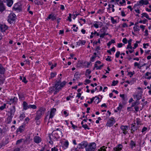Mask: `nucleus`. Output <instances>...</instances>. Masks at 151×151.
Instances as JSON below:
<instances>
[{
  "mask_svg": "<svg viewBox=\"0 0 151 151\" xmlns=\"http://www.w3.org/2000/svg\"><path fill=\"white\" fill-rule=\"evenodd\" d=\"M66 83V82L65 81H63L62 83L56 82L54 85L55 92H54V94H56L57 92L61 90L62 88L64 86Z\"/></svg>",
  "mask_w": 151,
  "mask_h": 151,
  "instance_id": "nucleus-1",
  "label": "nucleus"
},
{
  "mask_svg": "<svg viewBox=\"0 0 151 151\" xmlns=\"http://www.w3.org/2000/svg\"><path fill=\"white\" fill-rule=\"evenodd\" d=\"M56 111V109L55 108H53L51 110L50 113V115L49 116V114L47 115L45 118V122L46 120L48 119V122H51L52 121V118L53 117L55 114V112Z\"/></svg>",
  "mask_w": 151,
  "mask_h": 151,
  "instance_id": "nucleus-2",
  "label": "nucleus"
},
{
  "mask_svg": "<svg viewBox=\"0 0 151 151\" xmlns=\"http://www.w3.org/2000/svg\"><path fill=\"white\" fill-rule=\"evenodd\" d=\"M96 147V144L94 142L90 143L86 148V151H94Z\"/></svg>",
  "mask_w": 151,
  "mask_h": 151,
  "instance_id": "nucleus-3",
  "label": "nucleus"
},
{
  "mask_svg": "<svg viewBox=\"0 0 151 151\" xmlns=\"http://www.w3.org/2000/svg\"><path fill=\"white\" fill-rule=\"evenodd\" d=\"M16 18V15L13 13H10L8 17V21L10 24L12 23Z\"/></svg>",
  "mask_w": 151,
  "mask_h": 151,
  "instance_id": "nucleus-4",
  "label": "nucleus"
},
{
  "mask_svg": "<svg viewBox=\"0 0 151 151\" xmlns=\"http://www.w3.org/2000/svg\"><path fill=\"white\" fill-rule=\"evenodd\" d=\"M57 132H56V131H54L52 133L55 136L56 138L58 139L60 138L62 136V132L60 131V130L59 129H56Z\"/></svg>",
  "mask_w": 151,
  "mask_h": 151,
  "instance_id": "nucleus-5",
  "label": "nucleus"
},
{
  "mask_svg": "<svg viewBox=\"0 0 151 151\" xmlns=\"http://www.w3.org/2000/svg\"><path fill=\"white\" fill-rule=\"evenodd\" d=\"M88 145V142L86 141H83L78 145L77 148L80 149H83L86 147Z\"/></svg>",
  "mask_w": 151,
  "mask_h": 151,
  "instance_id": "nucleus-6",
  "label": "nucleus"
},
{
  "mask_svg": "<svg viewBox=\"0 0 151 151\" xmlns=\"http://www.w3.org/2000/svg\"><path fill=\"white\" fill-rule=\"evenodd\" d=\"M115 122V120L113 118H111L108 121L106 124V125L109 127L112 126Z\"/></svg>",
  "mask_w": 151,
  "mask_h": 151,
  "instance_id": "nucleus-7",
  "label": "nucleus"
},
{
  "mask_svg": "<svg viewBox=\"0 0 151 151\" xmlns=\"http://www.w3.org/2000/svg\"><path fill=\"white\" fill-rule=\"evenodd\" d=\"M7 29L8 27L5 24H0V31L2 32H5Z\"/></svg>",
  "mask_w": 151,
  "mask_h": 151,
  "instance_id": "nucleus-8",
  "label": "nucleus"
},
{
  "mask_svg": "<svg viewBox=\"0 0 151 151\" xmlns=\"http://www.w3.org/2000/svg\"><path fill=\"white\" fill-rule=\"evenodd\" d=\"M17 98L14 97L13 98H11L10 99V100L8 101V103L10 105H11L12 104H14L15 105L17 103Z\"/></svg>",
  "mask_w": 151,
  "mask_h": 151,
  "instance_id": "nucleus-9",
  "label": "nucleus"
},
{
  "mask_svg": "<svg viewBox=\"0 0 151 151\" xmlns=\"http://www.w3.org/2000/svg\"><path fill=\"white\" fill-rule=\"evenodd\" d=\"M56 16L55 14L52 13L48 15L46 19L47 20L51 19L52 21H54L56 19Z\"/></svg>",
  "mask_w": 151,
  "mask_h": 151,
  "instance_id": "nucleus-10",
  "label": "nucleus"
},
{
  "mask_svg": "<svg viewBox=\"0 0 151 151\" xmlns=\"http://www.w3.org/2000/svg\"><path fill=\"white\" fill-rule=\"evenodd\" d=\"M2 0H0V12H2L5 10V6Z\"/></svg>",
  "mask_w": 151,
  "mask_h": 151,
  "instance_id": "nucleus-11",
  "label": "nucleus"
},
{
  "mask_svg": "<svg viewBox=\"0 0 151 151\" xmlns=\"http://www.w3.org/2000/svg\"><path fill=\"white\" fill-rule=\"evenodd\" d=\"M128 126L127 125H122L121 126V129L123 132V133L124 134H126L127 133V130L128 129Z\"/></svg>",
  "mask_w": 151,
  "mask_h": 151,
  "instance_id": "nucleus-12",
  "label": "nucleus"
},
{
  "mask_svg": "<svg viewBox=\"0 0 151 151\" xmlns=\"http://www.w3.org/2000/svg\"><path fill=\"white\" fill-rule=\"evenodd\" d=\"M15 106H13L10 109V111L9 112V115H11L12 116H14V113L15 111Z\"/></svg>",
  "mask_w": 151,
  "mask_h": 151,
  "instance_id": "nucleus-13",
  "label": "nucleus"
},
{
  "mask_svg": "<svg viewBox=\"0 0 151 151\" xmlns=\"http://www.w3.org/2000/svg\"><path fill=\"white\" fill-rule=\"evenodd\" d=\"M34 142L37 144L40 143L41 141V139L39 136H35L33 139Z\"/></svg>",
  "mask_w": 151,
  "mask_h": 151,
  "instance_id": "nucleus-14",
  "label": "nucleus"
},
{
  "mask_svg": "<svg viewBox=\"0 0 151 151\" xmlns=\"http://www.w3.org/2000/svg\"><path fill=\"white\" fill-rule=\"evenodd\" d=\"M3 1L4 3H6L7 5L9 7L11 6L13 3V0H7L6 1L3 0Z\"/></svg>",
  "mask_w": 151,
  "mask_h": 151,
  "instance_id": "nucleus-15",
  "label": "nucleus"
},
{
  "mask_svg": "<svg viewBox=\"0 0 151 151\" xmlns=\"http://www.w3.org/2000/svg\"><path fill=\"white\" fill-rule=\"evenodd\" d=\"M139 3L141 6L143 5H147L149 4V1L148 0H141L139 1Z\"/></svg>",
  "mask_w": 151,
  "mask_h": 151,
  "instance_id": "nucleus-16",
  "label": "nucleus"
},
{
  "mask_svg": "<svg viewBox=\"0 0 151 151\" xmlns=\"http://www.w3.org/2000/svg\"><path fill=\"white\" fill-rule=\"evenodd\" d=\"M122 146L121 145L119 144L118 146L114 148V151H120L122 149Z\"/></svg>",
  "mask_w": 151,
  "mask_h": 151,
  "instance_id": "nucleus-17",
  "label": "nucleus"
},
{
  "mask_svg": "<svg viewBox=\"0 0 151 151\" xmlns=\"http://www.w3.org/2000/svg\"><path fill=\"white\" fill-rule=\"evenodd\" d=\"M23 109L26 110L29 109V104L26 101H24L23 103Z\"/></svg>",
  "mask_w": 151,
  "mask_h": 151,
  "instance_id": "nucleus-18",
  "label": "nucleus"
},
{
  "mask_svg": "<svg viewBox=\"0 0 151 151\" xmlns=\"http://www.w3.org/2000/svg\"><path fill=\"white\" fill-rule=\"evenodd\" d=\"M49 138L50 139H52L54 141H56L58 139L53 133H52L51 135H49Z\"/></svg>",
  "mask_w": 151,
  "mask_h": 151,
  "instance_id": "nucleus-19",
  "label": "nucleus"
},
{
  "mask_svg": "<svg viewBox=\"0 0 151 151\" xmlns=\"http://www.w3.org/2000/svg\"><path fill=\"white\" fill-rule=\"evenodd\" d=\"M24 129V126L23 125L20 126L17 129V131L21 133L23 132Z\"/></svg>",
  "mask_w": 151,
  "mask_h": 151,
  "instance_id": "nucleus-20",
  "label": "nucleus"
},
{
  "mask_svg": "<svg viewBox=\"0 0 151 151\" xmlns=\"http://www.w3.org/2000/svg\"><path fill=\"white\" fill-rule=\"evenodd\" d=\"M13 8L14 9L15 11H20L21 10V7L18 5V4H15L14 6L13 7Z\"/></svg>",
  "mask_w": 151,
  "mask_h": 151,
  "instance_id": "nucleus-21",
  "label": "nucleus"
},
{
  "mask_svg": "<svg viewBox=\"0 0 151 151\" xmlns=\"http://www.w3.org/2000/svg\"><path fill=\"white\" fill-rule=\"evenodd\" d=\"M42 115L39 112H37L36 114L35 117V119L36 120H38L41 118Z\"/></svg>",
  "mask_w": 151,
  "mask_h": 151,
  "instance_id": "nucleus-22",
  "label": "nucleus"
},
{
  "mask_svg": "<svg viewBox=\"0 0 151 151\" xmlns=\"http://www.w3.org/2000/svg\"><path fill=\"white\" fill-rule=\"evenodd\" d=\"M104 65L103 64H102V65L98 66V64H96V63H95L94 65V67L93 68V70L94 69V68H96V70H99V69H101L103 67V66Z\"/></svg>",
  "mask_w": 151,
  "mask_h": 151,
  "instance_id": "nucleus-23",
  "label": "nucleus"
},
{
  "mask_svg": "<svg viewBox=\"0 0 151 151\" xmlns=\"http://www.w3.org/2000/svg\"><path fill=\"white\" fill-rule=\"evenodd\" d=\"M145 78L147 79H150L151 78V73L149 72H147L145 73Z\"/></svg>",
  "mask_w": 151,
  "mask_h": 151,
  "instance_id": "nucleus-24",
  "label": "nucleus"
},
{
  "mask_svg": "<svg viewBox=\"0 0 151 151\" xmlns=\"http://www.w3.org/2000/svg\"><path fill=\"white\" fill-rule=\"evenodd\" d=\"M141 15H142L141 17L142 18L145 17L149 20H150L151 19L149 17L148 15L146 13H143L141 14Z\"/></svg>",
  "mask_w": 151,
  "mask_h": 151,
  "instance_id": "nucleus-25",
  "label": "nucleus"
},
{
  "mask_svg": "<svg viewBox=\"0 0 151 151\" xmlns=\"http://www.w3.org/2000/svg\"><path fill=\"white\" fill-rule=\"evenodd\" d=\"M13 116L9 114L8 117L7 119V123H9L12 121V120Z\"/></svg>",
  "mask_w": 151,
  "mask_h": 151,
  "instance_id": "nucleus-26",
  "label": "nucleus"
},
{
  "mask_svg": "<svg viewBox=\"0 0 151 151\" xmlns=\"http://www.w3.org/2000/svg\"><path fill=\"white\" fill-rule=\"evenodd\" d=\"M45 111V109L44 108H40V109L38 110L37 112H40V113L42 115L43 114Z\"/></svg>",
  "mask_w": 151,
  "mask_h": 151,
  "instance_id": "nucleus-27",
  "label": "nucleus"
},
{
  "mask_svg": "<svg viewBox=\"0 0 151 151\" xmlns=\"http://www.w3.org/2000/svg\"><path fill=\"white\" fill-rule=\"evenodd\" d=\"M133 96L134 98L137 99V101L139 100L142 98V96L139 94L134 95Z\"/></svg>",
  "mask_w": 151,
  "mask_h": 151,
  "instance_id": "nucleus-28",
  "label": "nucleus"
},
{
  "mask_svg": "<svg viewBox=\"0 0 151 151\" xmlns=\"http://www.w3.org/2000/svg\"><path fill=\"white\" fill-rule=\"evenodd\" d=\"M139 104V103L138 101L136 100L135 102L132 103L131 106L132 107L137 106Z\"/></svg>",
  "mask_w": 151,
  "mask_h": 151,
  "instance_id": "nucleus-29",
  "label": "nucleus"
},
{
  "mask_svg": "<svg viewBox=\"0 0 151 151\" xmlns=\"http://www.w3.org/2000/svg\"><path fill=\"white\" fill-rule=\"evenodd\" d=\"M69 145V142L67 140L65 141L63 144V147L65 149L67 148Z\"/></svg>",
  "mask_w": 151,
  "mask_h": 151,
  "instance_id": "nucleus-30",
  "label": "nucleus"
},
{
  "mask_svg": "<svg viewBox=\"0 0 151 151\" xmlns=\"http://www.w3.org/2000/svg\"><path fill=\"white\" fill-rule=\"evenodd\" d=\"M135 124H137V125H140L141 124V122L140 121V119L139 118H137L135 121Z\"/></svg>",
  "mask_w": 151,
  "mask_h": 151,
  "instance_id": "nucleus-31",
  "label": "nucleus"
},
{
  "mask_svg": "<svg viewBox=\"0 0 151 151\" xmlns=\"http://www.w3.org/2000/svg\"><path fill=\"white\" fill-rule=\"evenodd\" d=\"M34 2L35 4H36L38 5H42L43 4V2L42 1H38V0H35L34 1Z\"/></svg>",
  "mask_w": 151,
  "mask_h": 151,
  "instance_id": "nucleus-32",
  "label": "nucleus"
},
{
  "mask_svg": "<svg viewBox=\"0 0 151 151\" xmlns=\"http://www.w3.org/2000/svg\"><path fill=\"white\" fill-rule=\"evenodd\" d=\"M5 69L3 67L0 65V73L1 74H3L4 73Z\"/></svg>",
  "mask_w": 151,
  "mask_h": 151,
  "instance_id": "nucleus-33",
  "label": "nucleus"
},
{
  "mask_svg": "<svg viewBox=\"0 0 151 151\" xmlns=\"http://www.w3.org/2000/svg\"><path fill=\"white\" fill-rule=\"evenodd\" d=\"M49 92L50 93H52L54 91L55 92V89L54 86H53L52 87H50L49 89Z\"/></svg>",
  "mask_w": 151,
  "mask_h": 151,
  "instance_id": "nucleus-34",
  "label": "nucleus"
},
{
  "mask_svg": "<svg viewBox=\"0 0 151 151\" xmlns=\"http://www.w3.org/2000/svg\"><path fill=\"white\" fill-rule=\"evenodd\" d=\"M86 42V41L84 40L81 41L80 42H78L77 45H78L79 46H82L84 45Z\"/></svg>",
  "mask_w": 151,
  "mask_h": 151,
  "instance_id": "nucleus-35",
  "label": "nucleus"
},
{
  "mask_svg": "<svg viewBox=\"0 0 151 151\" xmlns=\"http://www.w3.org/2000/svg\"><path fill=\"white\" fill-rule=\"evenodd\" d=\"M6 104H4L1 106H0V110L1 111L3 110L6 108Z\"/></svg>",
  "mask_w": 151,
  "mask_h": 151,
  "instance_id": "nucleus-36",
  "label": "nucleus"
},
{
  "mask_svg": "<svg viewBox=\"0 0 151 151\" xmlns=\"http://www.w3.org/2000/svg\"><path fill=\"white\" fill-rule=\"evenodd\" d=\"M37 108V106L35 105L29 104V109H35Z\"/></svg>",
  "mask_w": 151,
  "mask_h": 151,
  "instance_id": "nucleus-37",
  "label": "nucleus"
},
{
  "mask_svg": "<svg viewBox=\"0 0 151 151\" xmlns=\"http://www.w3.org/2000/svg\"><path fill=\"white\" fill-rule=\"evenodd\" d=\"M19 98L21 100H23L24 98V95L22 93H20L18 94Z\"/></svg>",
  "mask_w": 151,
  "mask_h": 151,
  "instance_id": "nucleus-38",
  "label": "nucleus"
},
{
  "mask_svg": "<svg viewBox=\"0 0 151 151\" xmlns=\"http://www.w3.org/2000/svg\"><path fill=\"white\" fill-rule=\"evenodd\" d=\"M9 43L11 44H13V46H16V44L17 42H14L13 40H10L9 42Z\"/></svg>",
  "mask_w": 151,
  "mask_h": 151,
  "instance_id": "nucleus-39",
  "label": "nucleus"
},
{
  "mask_svg": "<svg viewBox=\"0 0 151 151\" xmlns=\"http://www.w3.org/2000/svg\"><path fill=\"white\" fill-rule=\"evenodd\" d=\"M106 148H107L106 147L105 148V147L104 146L101 147L97 151H106Z\"/></svg>",
  "mask_w": 151,
  "mask_h": 151,
  "instance_id": "nucleus-40",
  "label": "nucleus"
},
{
  "mask_svg": "<svg viewBox=\"0 0 151 151\" xmlns=\"http://www.w3.org/2000/svg\"><path fill=\"white\" fill-rule=\"evenodd\" d=\"M137 129V128H136L134 125L132 124V127H131V130L134 132L135 130Z\"/></svg>",
  "mask_w": 151,
  "mask_h": 151,
  "instance_id": "nucleus-41",
  "label": "nucleus"
},
{
  "mask_svg": "<svg viewBox=\"0 0 151 151\" xmlns=\"http://www.w3.org/2000/svg\"><path fill=\"white\" fill-rule=\"evenodd\" d=\"M130 145L131 146L132 148L133 147H135V143L133 140H131L130 143Z\"/></svg>",
  "mask_w": 151,
  "mask_h": 151,
  "instance_id": "nucleus-42",
  "label": "nucleus"
},
{
  "mask_svg": "<svg viewBox=\"0 0 151 151\" xmlns=\"http://www.w3.org/2000/svg\"><path fill=\"white\" fill-rule=\"evenodd\" d=\"M111 20L112 24H114L117 23V22L116 20L114 19V18L112 17H111Z\"/></svg>",
  "mask_w": 151,
  "mask_h": 151,
  "instance_id": "nucleus-43",
  "label": "nucleus"
},
{
  "mask_svg": "<svg viewBox=\"0 0 151 151\" xmlns=\"http://www.w3.org/2000/svg\"><path fill=\"white\" fill-rule=\"evenodd\" d=\"M147 22V20L146 19H144L143 20H141L139 22V23H141L145 24Z\"/></svg>",
  "mask_w": 151,
  "mask_h": 151,
  "instance_id": "nucleus-44",
  "label": "nucleus"
},
{
  "mask_svg": "<svg viewBox=\"0 0 151 151\" xmlns=\"http://www.w3.org/2000/svg\"><path fill=\"white\" fill-rule=\"evenodd\" d=\"M133 29L134 31L138 32L139 31V28L138 26L134 27Z\"/></svg>",
  "mask_w": 151,
  "mask_h": 151,
  "instance_id": "nucleus-45",
  "label": "nucleus"
},
{
  "mask_svg": "<svg viewBox=\"0 0 151 151\" xmlns=\"http://www.w3.org/2000/svg\"><path fill=\"white\" fill-rule=\"evenodd\" d=\"M106 29L105 27H103L100 30V31L103 33H104L105 32H106Z\"/></svg>",
  "mask_w": 151,
  "mask_h": 151,
  "instance_id": "nucleus-46",
  "label": "nucleus"
},
{
  "mask_svg": "<svg viewBox=\"0 0 151 151\" xmlns=\"http://www.w3.org/2000/svg\"><path fill=\"white\" fill-rule=\"evenodd\" d=\"M93 98H94V99L96 98V99L95 100V102H97V104H98L99 102V98L98 97H93Z\"/></svg>",
  "mask_w": 151,
  "mask_h": 151,
  "instance_id": "nucleus-47",
  "label": "nucleus"
},
{
  "mask_svg": "<svg viewBox=\"0 0 151 151\" xmlns=\"http://www.w3.org/2000/svg\"><path fill=\"white\" fill-rule=\"evenodd\" d=\"M118 83V81H113L112 82V83L111 85L112 86H115Z\"/></svg>",
  "mask_w": 151,
  "mask_h": 151,
  "instance_id": "nucleus-48",
  "label": "nucleus"
},
{
  "mask_svg": "<svg viewBox=\"0 0 151 151\" xmlns=\"http://www.w3.org/2000/svg\"><path fill=\"white\" fill-rule=\"evenodd\" d=\"M128 48V50L129 51V52L130 53H132V52L134 51V50L135 48Z\"/></svg>",
  "mask_w": 151,
  "mask_h": 151,
  "instance_id": "nucleus-49",
  "label": "nucleus"
},
{
  "mask_svg": "<svg viewBox=\"0 0 151 151\" xmlns=\"http://www.w3.org/2000/svg\"><path fill=\"white\" fill-rule=\"evenodd\" d=\"M120 97L122 98L123 100L125 101L126 100H127V99H125L126 98L125 97V95L124 94H120Z\"/></svg>",
  "mask_w": 151,
  "mask_h": 151,
  "instance_id": "nucleus-50",
  "label": "nucleus"
},
{
  "mask_svg": "<svg viewBox=\"0 0 151 151\" xmlns=\"http://www.w3.org/2000/svg\"><path fill=\"white\" fill-rule=\"evenodd\" d=\"M51 77L52 78H53L56 75V73H51Z\"/></svg>",
  "mask_w": 151,
  "mask_h": 151,
  "instance_id": "nucleus-51",
  "label": "nucleus"
},
{
  "mask_svg": "<svg viewBox=\"0 0 151 151\" xmlns=\"http://www.w3.org/2000/svg\"><path fill=\"white\" fill-rule=\"evenodd\" d=\"M134 74V71H133V72H128V75H130V77H132V76H133Z\"/></svg>",
  "mask_w": 151,
  "mask_h": 151,
  "instance_id": "nucleus-52",
  "label": "nucleus"
},
{
  "mask_svg": "<svg viewBox=\"0 0 151 151\" xmlns=\"http://www.w3.org/2000/svg\"><path fill=\"white\" fill-rule=\"evenodd\" d=\"M141 42V41H137L136 42V43L134 44V47H137L138 46V43H139Z\"/></svg>",
  "mask_w": 151,
  "mask_h": 151,
  "instance_id": "nucleus-53",
  "label": "nucleus"
},
{
  "mask_svg": "<svg viewBox=\"0 0 151 151\" xmlns=\"http://www.w3.org/2000/svg\"><path fill=\"white\" fill-rule=\"evenodd\" d=\"M96 57V56H95L92 57L91 59V61L92 62H94L95 60Z\"/></svg>",
  "mask_w": 151,
  "mask_h": 151,
  "instance_id": "nucleus-54",
  "label": "nucleus"
},
{
  "mask_svg": "<svg viewBox=\"0 0 151 151\" xmlns=\"http://www.w3.org/2000/svg\"><path fill=\"white\" fill-rule=\"evenodd\" d=\"M82 127L84 128L85 129H90L88 127V125L86 124L83 125Z\"/></svg>",
  "mask_w": 151,
  "mask_h": 151,
  "instance_id": "nucleus-55",
  "label": "nucleus"
},
{
  "mask_svg": "<svg viewBox=\"0 0 151 151\" xmlns=\"http://www.w3.org/2000/svg\"><path fill=\"white\" fill-rule=\"evenodd\" d=\"M71 151H81L79 149H78L77 148L73 147L71 150Z\"/></svg>",
  "mask_w": 151,
  "mask_h": 151,
  "instance_id": "nucleus-56",
  "label": "nucleus"
},
{
  "mask_svg": "<svg viewBox=\"0 0 151 151\" xmlns=\"http://www.w3.org/2000/svg\"><path fill=\"white\" fill-rule=\"evenodd\" d=\"M91 71L89 69H87L86 70V76H87V74H90L91 73Z\"/></svg>",
  "mask_w": 151,
  "mask_h": 151,
  "instance_id": "nucleus-57",
  "label": "nucleus"
},
{
  "mask_svg": "<svg viewBox=\"0 0 151 151\" xmlns=\"http://www.w3.org/2000/svg\"><path fill=\"white\" fill-rule=\"evenodd\" d=\"M58 148L55 147H54L53 148H52L51 149V151H58Z\"/></svg>",
  "mask_w": 151,
  "mask_h": 151,
  "instance_id": "nucleus-58",
  "label": "nucleus"
},
{
  "mask_svg": "<svg viewBox=\"0 0 151 151\" xmlns=\"http://www.w3.org/2000/svg\"><path fill=\"white\" fill-rule=\"evenodd\" d=\"M71 14H69V16L68 17V20L70 22H71L72 21L71 19Z\"/></svg>",
  "mask_w": 151,
  "mask_h": 151,
  "instance_id": "nucleus-59",
  "label": "nucleus"
},
{
  "mask_svg": "<svg viewBox=\"0 0 151 151\" xmlns=\"http://www.w3.org/2000/svg\"><path fill=\"white\" fill-rule=\"evenodd\" d=\"M25 83H26L27 82V81L26 80V78L25 77H23V80L22 81Z\"/></svg>",
  "mask_w": 151,
  "mask_h": 151,
  "instance_id": "nucleus-60",
  "label": "nucleus"
},
{
  "mask_svg": "<svg viewBox=\"0 0 151 151\" xmlns=\"http://www.w3.org/2000/svg\"><path fill=\"white\" fill-rule=\"evenodd\" d=\"M120 52L119 51H117L116 54L115 56L116 57L118 58L120 55Z\"/></svg>",
  "mask_w": 151,
  "mask_h": 151,
  "instance_id": "nucleus-61",
  "label": "nucleus"
},
{
  "mask_svg": "<svg viewBox=\"0 0 151 151\" xmlns=\"http://www.w3.org/2000/svg\"><path fill=\"white\" fill-rule=\"evenodd\" d=\"M25 117L24 114H21L20 116V120L23 119V118Z\"/></svg>",
  "mask_w": 151,
  "mask_h": 151,
  "instance_id": "nucleus-62",
  "label": "nucleus"
},
{
  "mask_svg": "<svg viewBox=\"0 0 151 151\" xmlns=\"http://www.w3.org/2000/svg\"><path fill=\"white\" fill-rule=\"evenodd\" d=\"M124 44H126L127 43V40L126 38H124L122 40Z\"/></svg>",
  "mask_w": 151,
  "mask_h": 151,
  "instance_id": "nucleus-63",
  "label": "nucleus"
},
{
  "mask_svg": "<svg viewBox=\"0 0 151 151\" xmlns=\"http://www.w3.org/2000/svg\"><path fill=\"white\" fill-rule=\"evenodd\" d=\"M61 77H59L58 78V80H56V82H59L60 83H62L61 82Z\"/></svg>",
  "mask_w": 151,
  "mask_h": 151,
  "instance_id": "nucleus-64",
  "label": "nucleus"
}]
</instances>
